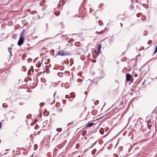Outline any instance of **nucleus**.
Wrapping results in <instances>:
<instances>
[{
	"mask_svg": "<svg viewBox=\"0 0 157 157\" xmlns=\"http://www.w3.org/2000/svg\"><path fill=\"white\" fill-rule=\"evenodd\" d=\"M6 151H8V150H6Z\"/></svg>",
	"mask_w": 157,
	"mask_h": 157,
	"instance_id": "32",
	"label": "nucleus"
},
{
	"mask_svg": "<svg viewBox=\"0 0 157 157\" xmlns=\"http://www.w3.org/2000/svg\"><path fill=\"white\" fill-rule=\"evenodd\" d=\"M157 52V50L155 49V50L154 53V54H155V53Z\"/></svg>",
	"mask_w": 157,
	"mask_h": 157,
	"instance_id": "20",
	"label": "nucleus"
},
{
	"mask_svg": "<svg viewBox=\"0 0 157 157\" xmlns=\"http://www.w3.org/2000/svg\"><path fill=\"white\" fill-rule=\"evenodd\" d=\"M69 55V53L66 51H60L56 55H59L61 56H65Z\"/></svg>",
	"mask_w": 157,
	"mask_h": 157,
	"instance_id": "2",
	"label": "nucleus"
},
{
	"mask_svg": "<svg viewBox=\"0 0 157 157\" xmlns=\"http://www.w3.org/2000/svg\"><path fill=\"white\" fill-rule=\"evenodd\" d=\"M7 106V105L6 103H4L2 105V107L4 108H6Z\"/></svg>",
	"mask_w": 157,
	"mask_h": 157,
	"instance_id": "8",
	"label": "nucleus"
},
{
	"mask_svg": "<svg viewBox=\"0 0 157 157\" xmlns=\"http://www.w3.org/2000/svg\"><path fill=\"white\" fill-rule=\"evenodd\" d=\"M71 123H69L68 124H67V125H69Z\"/></svg>",
	"mask_w": 157,
	"mask_h": 157,
	"instance_id": "27",
	"label": "nucleus"
},
{
	"mask_svg": "<svg viewBox=\"0 0 157 157\" xmlns=\"http://www.w3.org/2000/svg\"><path fill=\"white\" fill-rule=\"evenodd\" d=\"M24 33V30H23V32L21 33L20 34V36L19 38V40L17 43V44L18 46H20L24 42V39L23 36L22 35V34H23Z\"/></svg>",
	"mask_w": 157,
	"mask_h": 157,
	"instance_id": "1",
	"label": "nucleus"
},
{
	"mask_svg": "<svg viewBox=\"0 0 157 157\" xmlns=\"http://www.w3.org/2000/svg\"><path fill=\"white\" fill-rule=\"evenodd\" d=\"M56 130L59 132H60L62 130L61 128H57L56 129Z\"/></svg>",
	"mask_w": 157,
	"mask_h": 157,
	"instance_id": "11",
	"label": "nucleus"
},
{
	"mask_svg": "<svg viewBox=\"0 0 157 157\" xmlns=\"http://www.w3.org/2000/svg\"><path fill=\"white\" fill-rule=\"evenodd\" d=\"M69 98V95H66L65 96V98Z\"/></svg>",
	"mask_w": 157,
	"mask_h": 157,
	"instance_id": "14",
	"label": "nucleus"
},
{
	"mask_svg": "<svg viewBox=\"0 0 157 157\" xmlns=\"http://www.w3.org/2000/svg\"><path fill=\"white\" fill-rule=\"evenodd\" d=\"M131 77V75L127 73L126 75V80L128 81H130V78Z\"/></svg>",
	"mask_w": 157,
	"mask_h": 157,
	"instance_id": "3",
	"label": "nucleus"
},
{
	"mask_svg": "<svg viewBox=\"0 0 157 157\" xmlns=\"http://www.w3.org/2000/svg\"><path fill=\"white\" fill-rule=\"evenodd\" d=\"M134 77H138V75L137 74H135L134 75Z\"/></svg>",
	"mask_w": 157,
	"mask_h": 157,
	"instance_id": "17",
	"label": "nucleus"
},
{
	"mask_svg": "<svg viewBox=\"0 0 157 157\" xmlns=\"http://www.w3.org/2000/svg\"><path fill=\"white\" fill-rule=\"evenodd\" d=\"M59 24L60 25H63V23L62 22H60Z\"/></svg>",
	"mask_w": 157,
	"mask_h": 157,
	"instance_id": "19",
	"label": "nucleus"
},
{
	"mask_svg": "<svg viewBox=\"0 0 157 157\" xmlns=\"http://www.w3.org/2000/svg\"><path fill=\"white\" fill-rule=\"evenodd\" d=\"M99 101L98 100H96V101L94 102V104L96 105H98L99 103Z\"/></svg>",
	"mask_w": 157,
	"mask_h": 157,
	"instance_id": "10",
	"label": "nucleus"
},
{
	"mask_svg": "<svg viewBox=\"0 0 157 157\" xmlns=\"http://www.w3.org/2000/svg\"><path fill=\"white\" fill-rule=\"evenodd\" d=\"M2 126V123L0 122V129L1 128Z\"/></svg>",
	"mask_w": 157,
	"mask_h": 157,
	"instance_id": "18",
	"label": "nucleus"
},
{
	"mask_svg": "<svg viewBox=\"0 0 157 157\" xmlns=\"http://www.w3.org/2000/svg\"><path fill=\"white\" fill-rule=\"evenodd\" d=\"M155 49L157 50V45H156Z\"/></svg>",
	"mask_w": 157,
	"mask_h": 157,
	"instance_id": "22",
	"label": "nucleus"
},
{
	"mask_svg": "<svg viewBox=\"0 0 157 157\" xmlns=\"http://www.w3.org/2000/svg\"><path fill=\"white\" fill-rule=\"evenodd\" d=\"M45 10V9H44V8H43V9H42V10Z\"/></svg>",
	"mask_w": 157,
	"mask_h": 157,
	"instance_id": "31",
	"label": "nucleus"
},
{
	"mask_svg": "<svg viewBox=\"0 0 157 157\" xmlns=\"http://www.w3.org/2000/svg\"><path fill=\"white\" fill-rule=\"evenodd\" d=\"M44 104V103H41L40 104V106L43 105Z\"/></svg>",
	"mask_w": 157,
	"mask_h": 157,
	"instance_id": "15",
	"label": "nucleus"
},
{
	"mask_svg": "<svg viewBox=\"0 0 157 157\" xmlns=\"http://www.w3.org/2000/svg\"><path fill=\"white\" fill-rule=\"evenodd\" d=\"M45 10V9H44V8H43V9H42V10Z\"/></svg>",
	"mask_w": 157,
	"mask_h": 157,
	"instance_id": "30",
	"label": "nucleus"
},
{
	"mask_svg": "<svg viewBox=\"0 0 157 157\" xmlns=\"http://www.w3.org/2000/svg\"><path fill=\"white\" fill-rule=\"evenodd\" d=\"M45 10V9H44V8H43V9H42V10Z\"/></svg>",
	"mask_w": 157,
	"mask_h": 157,
	"instance_id": "29",
	"label": "nucleus"
},
{
	"mask_svg": "<svg viewBox=\"0 0 157 157\" xmlns=\"http://www.w3.org/2000/svg\"><path fill=\"white\" fill-rule=\"evenodd\" d=\"M8 50L9 52L10 53V56H12V51L11 50V48H8Z\"/></svg>",
	"mask_w": 157,
	"mask_h": 157,
	"instance_id": "5",
	"label": "nucleus"
},
{
	"mask_svg": "<svg viewBox=\"0 0 157 157\" xmlns=\"http://www.w3.org/2000/svg\"><path fill=\"white\" fill-rule=\"evenodd\" d=\"M55 14L56 16H58L59 14V12H58L57 13L55 12Z\"/></svg>",
	"mask_w": 157,
	"mask_h": 157,
	"instance_id": "13",
	"label": "nucleus"
},
{
	"mask_svg": "<svg viewBox=\"0 0 157 157\" xmlns=\"http://www.w3.org/2000/svg\"><path fill=\"white\" fill-rule=\"evenodd\" d=\"M94 124V123L93 122L89 123L87 124V125L86 126V127H90Z\"/></svg>",
	"mask_w": 157,
	"mask_h": 157,
	"instance_id": "4",
	"label": "nucleus"
},
{
	"mask_svg": "<svg viewBox=\"0 0 157 157\" xmlns=\"http://www.w3.org/2000/svg\"><path fill=\"white\" fill-rule=\"evenodd\" d=\"M87 94V92H86V91H85L84 92V94Z\"/></svg>",
	"mask_w": 157,
	"mask_h": 157,
	"instance_id": "23",
	"label": "nucleus"
},
{
	"mask_svg": "<svg viewBox=\"0 0 157 157\" xmlns=\"http://www.w3.org/2000/svg\"><path fill=\"white\" fill-rule=\"evenodd\" d=\"M44 114H45V113H44Z\"/></svg>",
	"mask_w": 157,
	"mask_h": 157,
	"instance_id": "33",
	"label": "nucleus"
},
{
	"mask_svg": "<svg viewBox=\"0 0 157 157\" xmlns=\"http://www.w3.org/2000/svg\"><path fill=\"white\" fill-rule=\"evenodd\" d=\"M120 24H121V26H122V23H121Z\"/></svg>",
	"mask_w": 157,
	"mask_h": 157,
	"instance_id": "28",
	"label": "nucleus"
},
{
	"mask_svg": "<svg viewBox=\"0 0 157 157\" xmlns=\"http://www.w3.org/2000/svg\"><path fill=\"white\" fill-rule=\"evenodd\" d=\"M58 111L59 112H61L63 111V109L62 108H59L58 109Z\"/></svg>",
	"mask_w": 157,
	"mask_h": 157,
	"instance_id": "12",
	"label": "nucleus"
},
{
	"mask_svg": "<svg viewBox=\"0 0 157 157\" xmlns=\"http://www.w3.org/2000/svg\"><path fill=\"white\" fill-rule=\"evenodd\" d=\"M134 71H133L132 72V75H133V74H134Z\"/></svg>",
	"mask_w": 157,
	"mask_h": 157,
	"instance_id": "25",
	"label": "nucleus"
},
{
	"mask_svg": "<svg viewBox=\"0 0 157 157\" xmlns=\"http://www.w3.org/2000/svg\"><path fill=\"white\" fill-rule=\"evenodd\" d=\"M101 44H99V45L98 46V51L99 52H100V49H101Z\"/></svg>",
	"mask_w": 157,
	"mask_h": 157,
	"instance_id": "7",
	"label": "nucleus"
},
{
	"mask_svg": "<svg viewBox=\"0 0 157 157\" xmlns=\"http://www.w3.org/2000/svg\"><path fill=\"white\" fill-rule=\"evenodd\" d=\"M97 33H100V32H97Z\"/></svg>",
	"mask_w": 157,
	"mask_h": 157,
	"instance_id": "26",
	"label": "nucleus"
},
{
	"mask_svg": "<svg viewBox=\"0 0 157 157\" xmlns=\"http://www.w3.org/2000/svg\"><path fill=\"white\" fill-rule=\"evenodd\" d=\"M146 81V80H144V81L142 83V85H144V83H145V82Z\"/></svg>",
	"mask_w": 157,
	"mask_h": 157,
	"instance_id": "21",
	"label": "nucleus"
},
{
	"mask_svg": "<svg viewBox=\"0 0 157 157\" xmlns=\"http://www.w3.org/2000/svg\"><path fill=\"white\" fill-rule=\"evenodd\" d=\"M56 92H55V93H54V96H55V95H56Z\"/></svg>",
	"mask_w": 157,
	"mask_h": 157,
	"instance_id": "24",
	"label": "nucleus"
},
{
	"mask_svg": "<svg viewBox=\"0 0 157 157\" xmlns=\"http://www.w3.org/2000/svg\"><path fill=\"white\" fill-rule=\"evenodd\" d=\"M88 81H90V85H90V84H91V82L92 81L91 79H89L88 80Z\"/></svg>",
	"mask_w": 157,
	"mask_h": 157,
	"instance_id": "16",
	"label": "nucleus"
},
{
	"mask_svg": "<svg viewBox=\"0 0 157 157\" xmlns=\"http://www.w3.org/2000/svg\"><path fill=\"white\" fill-rule=\"evenodd\" d=\"M70 97L72 98H73L75 97V96L73 95V93H71L70 94Z\"/></svg>",
	"mask_w": 157,
	"mask_h": 157,
	"instance_id": "6",
	"label": "nucleus"
},
{
	"mask_svg": "<svg viewBox=\"0 0 157 157\" xmlns=\"http://www.w3.org/2000/svg\"><path fill=\"white\" fill-rule=\"evenodd\" d=\"M58 75L60 77H62L63 75V73H59L58 74Z\"/></svg>",
	"mask_w": 157,
	"mask_h": 157,
	"instance_id": "9",
	"label": "nucleus"
}]
</instances>
